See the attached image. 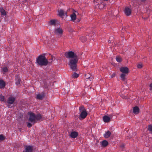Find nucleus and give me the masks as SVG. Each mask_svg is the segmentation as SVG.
<instances>
[{
	"instance_id": "nucleus-31",
	"label": "nucleus",
	"mask_w": 152,
	"mask_h": 152,
	"mask_svg": "<svg viewBox=\"0 0 152 152\" xmlns=\"http://www.w3.org/2000/svg\"><path fill=\"white\" fill-rule=\"evenodd\" d=\"M27 126L29 128L31 127L32 126V124L30 122H27Z\"/></svg>"
},
{
	"instance_id": "nucleus-10",
	"label": "nucleus",
	"mask_w": 152,
	"mask_h": 152,
	"mask_svg": "<svg viewBox=\"0 0 152 152\" xmlns=\"http://www.w3.org/2000/svg\"><path fill=\"white\" fill-rule=\"evenodd\" d=\"M73 13L70 16L71 20L74 21L76 19V14H78L77 12L74 10L73 11Z\"/></svg>"
},
{
	"instance_id": "nucleus-17",
	"label": "nucleus",
	"mask_w": 152,
	"mask_h": 152,
	"mask_svg": "<svg viewBox=\"0 0 152 152\" xmlns=\"http://www.w3.org/2000/svg\"><path fill=\"white\" fill-rule=\"evenodd\" d=\"M139 111V108L137 107H135L133 108V112L135 114H137Z\"/></svg>"
},
{
	"instance_id": "nucleus-24",
	"label": "nucleus",
	"mask_w": 152,
	"mask_h": 152,
	"mask_svg": "<svg viewBox=\"0 0 152 152\" xmlns=\"http://www.w3.org/2000/svg\"><path fill=\"white\" fill-rule=\"evenodd\" d=\"M5 83L2 80H0V88H2L4 87Z\"/></svg>"
},
{
	"instance_id": "nucleus-33",
	"label": "nucleus",
	"mask_w": 152,
	"mask_h": 152,
	"mask_svg": "<svg viewBox=\"0 0 152 152\" xmlns=\"http://www.w3.org/2000/svg\"><path fill=\"white\" fill-rule=\"evenodd\" d=\"M148 129L149 131L152 132V126L151 125H149L148 126Z\"/></svg>"
},
{
	"instance_id": "nucleus-3",
	"label": "nucleus",
	"mask_w": 152,
	"mask_h": 152,
	"mask_svg": "<svg viewBox=\"0 0 152 152\" xmlns=\"http://www.w3.org/2000/svg\"><path fill=\"white\" fill-rule=\"evenodd\" d=\"M79 110L81 112L80 119H83L85 118L87 115L86 110L83 106H82L79 107Z\"/></svg>"
},
{
	"instance_id": "nucleus-6",
	"label": "nucleus",
	"mask_w": 152,
	"mask_h": 152,
	"mask_svg": "<svg viewBox=\"0 0 152 152\" xmlns=\"http://www.w3.org/2000/svg\"><path fill=\"white\" fill-rule=\"evenodd\" d=\"M54 32L56 35L60 37L63 34V30L60 27H59L56 28Z\"/></svg>"
},
{
	"instance_id": "nucleus-37",
	"label": "nucleus",
	"mask_w": 152,
	"mask_h": 152,
	"mask_svg": "<svg viewBox=\"0 0 152 152\" xmlns=\"http://www.w3.org/2000/svg\"><path fill=\"white\" fill-rule=\"evenodd\" d=\"M145 0H141V1H145Z\"/></svg>"
},
{
	"instance_id": "nucleus-19",
	"label": "nucleus",
	"mask_w": 152,
	"mask_h": 152,
	"mask_svg": "<svg viewBox=\"0 0 152 152\" xmlns=\"http://www.w3.org/2000/svg\"><path fill=\"white\" fill-rule=\"evenodd\" d=\"M15 83L17 85H18L20 84V80L19 77L17 76L16 77L15 79Z\"/></svg>"
},
{
	"instance_id": "nucleus-35",
	"label": "nucleus",
	"mask_w": 152,
	"mask_h": 152,
	"mask_svg": "<svg viewBox=\"0 0 152 152\" xmlns=\"http://www.w3.org/2000/svg\"><path fill=\"white\" fill-rule=\"evenodd\" d=\"M115 73H113L111 75V77L113 78L115 76Z\"/></svg>"
},
{
	"instance_id": "nucleus-22",
	"label": "nucleus",
	"mask_w": 152,
	"mask_h": 152,
	"mask_svg": "<svg viewBox=\"0 0 152 152\" xmlns=\"http://www.w3.org/2000/svg\"><path fill=\"white\" fill-rule=\"evenodd\" d=\"M111 134V132H110L108 131L105 134H104V136L105 138H107L110 136Z\"/></svg>"
},
{
	"instance_id": "nucleus-34",
	"label": "nucleus",
	"mask_w": 152,
	"mask_h": 152,
	"mask_svg": "<svg viewBox=\"0 0 152 152\" xmlns=\"http://www.w3.org/2000/svg\"><path fill=\"white\" fill-rule=\"evenodd\" d=\"M121 96L124 99H128L127 97L126 96H124L122 94L121 95Z\"/></svg>"
},
{
	"instance_id": "nucleus-7",
	"label": "nucleus",
	"mask_w": 152,
	"mask_h": 152,
	"mask_svg": "<svg viewBox=\"0 0 152 152\" xmlns=\"http://www.w3.org/2000/svg\"><path fill=\"white\" fill-rule=\"evenodd\" d=\"M120 70L122 73V74H128V73L129 72L128 68L126 67H121L120 69Z\"/></svg>"
},
{
	"instance_id": "nucleus-20",
	"label": "nucleus",
	"mask_w": 152,
	"mask_h": 152,
	"mask_svg": "<svg viewBox=\"0 0 152 152\" xmlns=\"http://www.w3.org/2000/svg\"><path fill=\"white\" fill-rule=\"evenodd\" d=\"M85 77L86 79H88L90 81H91L93 78L92 76H91L90 74H88L85 75Z\"/></svg>"
},
{
	"instance_id": "nucleus-4",
	"label": "nucleus",
	"mask_w": 152,
	"mask_h": 152,
	"mask_svg": "<svg viewBox=\"0 0 152 152\" xmlns=\"http://www.w3.org/2000/svg\"><path fill=\"white\" fill-rule=\"evenodd\" d=\"M94 3L95 7L98 8L100 9H103L105 6L104 2L102 1H99L97 0H95L94 1Z\"/></svg>"
},
{
	"instance_id": "nucleus-30",
	"label": "nucleus",
	"mask_w": 152,
	"mask_h": 152,
	"mask_svg": "<svg viewBox=\"0 0 152 152\" xmlns=\"http://www.w3.org/2000/svg\"><path fill=\"white\" fill-rule=\"evenodd\" d=\"M2 70L3 72H6L7 71L8 69L7 67H4L3 68Z\"/></svg>"
},
{
	"instance_id": "nucleus-9",
	"label": "nucleus",
	"mask_w": 152,
	"mask_h": 152,
	"mask_svg": "<svg viewBox=\"0 0 152 152\" xmlns=\"http://www.w3.org/2000/svg\"><path fill=\"white\" fill-rule=\"evenodd\" d=\"M58 15L61 18H63L65 15L66 17L67 16L66 12L62 10H60L58 11Z\"/></svg>"
},
{
	"instance_id": "nucleus-25",
	"label": "nucleus",
	"mask_w": 152,
	"mask_h": 152,
	"mask_svg": "<svg viewBox=\"0 0 152 152\" xmlns=\"http://www.w3.org/2000/svg\"><path fill=\"white\" fill-rule=\"evenodd\" d=\"M36 121L40 120L42 119V117L40 114H37L36 115Z\"/></svg>"
},
{
	"instance_id": "nucleus-1",
	"label": "nucleus",
	"mask_w": 152,
	"mask_h": 152,
	"mask_svg": "<svg viewBox=\"0 0 152 152\" xmlns=\"http://www.w3.org/2000/svg\"><path fill=\"white\" fill-rule=\"evenodd\" d=\"M65 55L66 58H69V65L70 68L73 71H76L77 63L78 61L77 56L72 51L66 52Z\"/></svg>"
},
{
	"instance_id": "nucleus-5",
	"label": "nucleus",
	"mask_w": 152,
	"mask_h": 152,
	"mask_svg": "<svg viewBox=\"0 0 152 152\" xmlns=\"http://www.w3.org/2000/svg\"><path fill=\"white\" fill-rule=\"evenodd\" d=\"M29 117L28 118V121L32 123L33 124L36 122V115L32 113H29Z\"/></svg>"
},
{
	"instance_id": "nucleus-29",
	"label": "nucleus",
	"mask_w": 152,
	"mask_h": 152,
	"mask_svg": "<svg viewBox=\"0 0 152 152\" xmlns=\"http://www.w3.org/2000/svg\"><path fill=\"white\" fill-rule=\"evenodd\" d=\"M143 66V65L141 63L138 64L137 66V68L138 69L141 68Z\"/></svg>"
},
{
	"instance_id": "nucleus-16",
	"label": "nucleus",
	"mask_w": 152,
	"mask_h": 152,
	"mask_svg": "<svg viewBox=\"0 0 152 152\" xmlns=\"http://www.w3.org/2000/svg\"><path fill=\"white\" fill-rule=\"evenodd\" d=\"M57 21L56 20H52L50 21V25L56 26V24L57 23Z\"/></svg>"
},
{
	"instance_id": "nucleus-21",
	"label": "nucleus",
	"mask_w": 152,
	"mask_h": 152,
	"mask_svg": "<svg viewBox=\"0 0 152 152\" xmlns=\"http://www.w3.org/2000/svg\"><path fill=\"white\" fill-rule=\"evenodd\" d=\"M0 12L2 15H6V12L3 8H0Z\"/></svg>"
},
{
	"instance_id": "nucleus-26",
	"label": "nucleus",
	"mask_w": 152,
	"mask_h": 152,
	"mask_svg": "<svg viewBox=\"0 0 152 152\" xmlns=\"http://www.w3.org/2000/svg\"><path fill=\"white\" fill-rule=\"evenodd\" d=\"M79 74L76 73H74L72 75V77L73 78H77L79 76Z\"/></svg>"
},
{
	"instance_id": "nucleus-28",
	"label": "nucleus",
	"mask_w": 152,
	"mask_h": 152,
	"mask_svg": "<svg viewBox=\"0 0 152 152\" xmlns=\"http://www.w3.org/2000/svg\"><path fill=\"white\" fill-rule=\"evenodd\" d=\"M4 96H2V95H0V101L1 102L4 101Z\"/></svg>"
},
{
	"instance_id": "nucleus-39",
	"label": "nucleus",
	"mask_w": 152,
	"mask_h": 152,
	"mask_svg": "<svg viewBox=\"0 0 152 152\" xmlns=\"http://www.w3.org/2000/svg\"><path fill=\"white\" fill-rule=\"evenodd\" d=\"M25 1H28V0H25Z\"/></svg>"
},
{
	"instance_id": "nucleus-23",
	"label": "nucleus",
	"mask_w": 152,
	"mask_h": 152,
	"mask_svg": "<svg viewBox=\"0 0 152 152\" xmlns=\"http://www.w3.org/2000/svg\"><path fill=\"white\" fill-rule=\"evenodd\" d=\"M127 75L125 74H122L121 75V80L124 81H125L126 80L125 77Z\"/></svg>"
},
{
	"instance_id": "nucleus-27",
	"label": "nucleus",
	"mask_w": 152,
	"mask_h": 152,
	"mask_svg": "<svg viewBox=\"0 0 152 152\" xmlns=\"http://www.w3.org/2000/svg\"><path fill=\"white\" fill-rule=\"evenodd\" d=\"M116 59L118 62H120L122 61V59L121 57L117 56L116 57Z\"/></svg>"
},
{
	"instance_id": "nucleus-38",
	"label": "nucleus",
	"mask_w": 152,
	"mask_h": 152,
	"mask_svg": "<svg viewBox=\"0 0 152 152\" xmlns=\"http://www.w3.org/2000/svg\"><path fill=\"white\" fill-rule=\"evenodd\" d=\"M104 1H108V0H103Z\"/></svg>"
},
{
	"instance_id": "nucleus-14",
	"label": "nucleus",
	"mask_w": 152,
	"mask_h": 152,
	"mask_svg": "<svg viewBox=\"0 0 152 152\" xmlns=\"http://www.w3.org/2000/svg\"><path fill=\"white\" fill-rule=\"evenodd\" d=\"M77 132H72L70 134V136L72 138H75L78 136Z\"/></svg>"
},
{
	"instance_id": "nucleus-12",
	"label": "nucleus",
	"mask_w": 152,
	"mask_h": 152,
	"mask_svg": "<svg viewBox=\"0 0 152 152\" xmlns=\"http://www.w3.org/2000/svg\"><path fill=\"white\" fill-rule=\"evenodd\" d=\"M15 99V98L13 97H10L8 98L7 103L9 104H12L14 103Z\"/></svg>"
},
{
	"instance_id": "nucleus-18",
	"label": "nucleus",
	"mask_w": 152,
	"mask_h": 152,
	"mask_svg": "<svg viewBox=\"0 0 152 152\" xmlns=\"http://www.w3.org/2000/svg\"><path fill=\"white\" fill-rule=\"evenodd\" d=\"M101 145L102 146L106 147L108 145V142L105 140H104L101 142Z\"/></svg>"
},
{
	"instance_id": "nucleus-40",
	"label": "nucleus",
	"mask_w": 152,
	"mask_h": 152,
	"mask_svg": "<svg viewBox=\"0 0 152 152\" xmlns=\"http://www.w3.org/2000/svg\"><path fill=\"white\" fill-rule=\"evenodd\" d=\"M85 41H82L83 42H84Z\"/></svg>"
},
{
	"instance_id": "nucleus-15",
	"label": "nucleus",
	"mask_w": 152,
	"mask_h": 152,
	"mask_svg": "<svg viewBox=\"0 0 152 152\" xmlns=\"http://www.w3.org/2000/svg\"><path fill=\"white\" fill-rule=\"evenodd\" d=\"M44 96V94H38L37 96V98L38 99L41 100L43 98Z\"/></svg>"
},
{
	"instance_id": "nucleus-13",
	"label": "nucleus",
	"mask_w": 152,
	"mask_h": 152,
	"mask_svg": "<svg viewBox=\"0 0 152 152\" xmlns=\"http://www.w3.org/2000/svg\"><path fill=\"white\" fill-rule=\"evenodd\" d=\"M103 120L105 123H107L110 121V117L108 115H105L103 118Z\"/></svg>"
},
{
	"instance_id": "nucleus-11",
	"label": "nucleus",
	"mask_w": 152,
	"mask_h": 152,
	"mask_svg": "<svg viewBox=\"0 0 152 152\" xmlns=\"http://www.w3.org/2000/svg\"><path fill=\"white\" fill-rule=\"evenodd\" d=\"M25 150L23 152H32V147L30 145L26 146L25 147Z\"/></svg>"
},
{
	"instance_id": "nucleus-32",
	"label": "nucleus",
	"mask_w": 152,
	"mask_h": 152,
	"mask_svg": "<svg viewBox=\"0 0 152 152\" xmlns=\"http://www.w3.org/2000/svg\"><path fill=\"white\" fill-rule=\"evenodd\" d=\"M5 139V137L2 135H0V140H3Z\"/></svg>"
},
{
	"instance_id": "nucleus-2",
	"label": "nucleus",
	"mask_w": 152,
	"mask_h": 152,
	"mask_svg": "<svg viewBox=\"0 0 152 152\" xmlns=\"http://www.w3.org/2000/svg\"><path fill=\"white\" fill-rule=\"evenodd\" d=\"M37 62L40 65H46L48 63L47 59L43 56H40L38 58Z\"/></svg>"
},
{
	"instance_id": "nucleus-36",
	"label": "nucleus",
	"mask_w": 152,
	"mask_h": 152,
	"mask_svg": "<svg viewBox=\"0 0 152 152\" xmlns=\"http://www.w3.org/2000/svg\"><path fill=\"white\" fill-rule=\"evenodd\" d=\"M150 89L151 90H152V83L150 85Z\"/></svg>"
},
{
	"instance_id": "nucleus-8",
	"label": "nucleus",
	"mask_w": 152,
	"mask_h": 152,
	"mask_svg": "<svg viewBox=\"0 0 152 152\" xmlns=\"http://www.w3.org/2000/svg\"><path fill=\"white\" fill-rule=\"evenodd\" d=\"M131 10L128 7H126L124 10V12L126 16L130 15L131 14Z\"/></svg>"
}]
</instances>
